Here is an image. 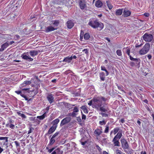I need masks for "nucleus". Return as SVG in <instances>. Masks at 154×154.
<instances>
[{"label":"nucleus","mask_w":154,"mask_h":154,"mask_svg":"<svg viewBox=\"0 0 154 154\" xmlns=\"http://www.w3.org/2000/svg\"><path fill=\"white\" fill-rule=\"evenodd\" d=\"M24 82L25 83L26 85H29L31 83V82L30 81H25Z\"/></svg>","instance_id":"obj_43"},{"label":"nucleus","mask_w":154,"mask_h":154,"mask_svg":"<svg viewBox=\"0 0 154 154\" xmlns=\"http://www.w3.org/2000/svg\"><path fill=\"white\" fill-rule=\"evenodd\" d=\"M100 114L103 117H108V115L105 113H100Z\"/></svg>","instance_id":"obj_41"},{"label":"nucleus","mask_w":154,"mask_h":154,"mask_svg":"<svg viewBox=\"0 0 154 154\" xmlns=\"http://www.w3.org/2000/svg\"><path fill=\"white\" fill-rule=\"evenodd\" d=\"M86 116L85 115L82 114V119H86Z\"/></svg>","instance_id":"obj_62"},{"label":"nucleus","mask_w":154,"mask_h":154,"mask_svg":"<svg viewBox=\"0 0 154 154\" xmlns=\"http://www.w3.org/2000/svg\"><path fill=\"white\" fill-rule=\"evenodd\" d=\"M82 52H83L84 53L86 54L87 55H88V50L86 48L83 50Z\"/></svg>","instance_id":"obj_39"},{"label":"nucleus","mask_w":154,"mask_h":154,"mask_svg":"<svg viewBox=\"0 0 154 154\" xmlns=\"http://www.w3.org/2000/svg\"><path fill=\"white\" fill-rule=\"evenodd\" d=\"M100 77L101 80L104 81L105 79V75L103 72H101L100 73Z\"/></svg>","instance_id":"obj_25"},{"label":"nucleus","mask_w":154,"mask_h":154,"mask_svg":"<svg viewBox=\"0 0 154 154\" xmlns=\"http://www.w3.org/2000/svg\"><path fill=\"white\" fill-rule=\"evenodd\" d=\"M0 140H7L6 137H0Z\"/></svg>","instance_id":"obj_56"},{"label":"nucleus","mask_w":154,"mask_h":154,"mask_svg":"<svg viewBox=\"0 0 154 154\" xmlns=\"http://www.w3.org/2000/svg\"><path fill=\"white\" fill-rule=\"evenodd\" d=\"M142 44H140V45H138L137 44L136 45H135V47L136 48H138V47H141V46H142Z\"/></svg>","instance_id":"obj_60"},{"label":"nucleus","mask_w":154,"mask_h":154,"mask_svg":"<svg viewBox=\"0 0 154 154\" xmlns=\"http://www.w3.org/2000/svg\"><path fill=\"white\" fill-rule=\"evenodd\" d=\"M73 112H79V109L76 107H75L73 109Z\"/></svg>","instance_id":"obj_48"},{"label":"nucleus","mask_w":154,"mask_h":154,"mask_svg":"<svg viewBox=\"0 0 154 154\" xmlns=\"http://www.w3.org/2000/svg\"><path fill=\"white\" fill-rule=\"evenodd\" d=\"M103 5L102 2L100 0H97V8L101 7Z\"/></svg>","instance_id":"obj_28"},{"label":"nucleus","mask_w":154,"mask_h":154,"mask_svg":"<svg viewBox=\"0 0 154 154\" xmlns=\"http://www.w3.org/2000/svg\"><path fill=\"white\" fill-rule=\"evenodd\" d=\"M33 129V128L32 129L31 128H29V131H28V134H30L32 132Z\"/></svg>","instance_id":"obj_51"},{"label":"nucleus","mask_w":154,"mask_h":154,"mask_svg":"<svg viewBox=\"0 0 154 154\" xmlns=\"http://www.w3.org/2000/svg\"><path fill=\"white\" fill-rule=\"evenodd\" d=\"M89 25L94 28H96V20L91 19L88 23Z\"/></svg>","instance_id":"obj_8"},{"label":"nucleus","mask_w":154,"mask_h":154,"mask_svg":"<svg viewBox=\"0 0 154 154\" xmlns=\"http://www.w3.org/2000/svg\"><path fill=\"white\" fill-rule=\"evenodd\" d=\"M130 65L131 66H134L135 65V63H134L133 62H131L130 63Z\"/></svg>","instance_id":"obj_53"},{"label":"nucleus","mask_w":154,"mask_h":154,"mask_svg":"<svg viewBox=\"0 0 154 154\" xmlns=\"http://www.w3.org/2000/svg\"><path fill=\"white\" fill-rule=\"evenodd\" d=\"M90 37V35L88 33H86L84 35V38L85 40H88Z\"/></svg>","instance_id":"obj_30"},{"label":"nucleus","mask_w":154,"mask_h":154,"mask_svg":"<svg viewBox=\"0 0 154 154\" xmlns=\"http://www.w3.org/2000/svg\"><path fill=\"white\" fill-rule=\"evenodd\" d=\"M123 9H117L116 11L115 14L117 16H120L121 15L123 12Z\"/></svg>","instance_id":"obj_22"},{"label":"nucleus","mask_w":154,"mask_h":154,"mask_svg":"<svg viewBox=\"0 0 154 154\" xmlns=\"http://www.w3.org/2000/svg\"><path fill=\"white\" fill-rule=\"evenodd\" d=\"M144 15L146 17H148L149 16V14L147 13H145L144 14Z\"/></svg>","instance_id":"obj_61"},{"label":"nucleus","mask_w":154,"mask_h":154,"mask_svg":"<svg viewBox=\"0 0 154 154\" xmlns=\"http://www.w3.org/2000/svg\"><path fill=\"white\" fill-rule=\"evenodd\" d=\"M79 4L80 9H84L87 7L85 0H79Z\"/></svg>","instance_id":"obj_9"},{"label":"nucleus","mask_w":154,"mask_h":154,"mask_svg":"<svg viewBox=\"0 0 154 154\" xmlns=\"http://www.w3.org/2000/svg\"><path fill=\"white\" fill-rule=\"evenodd\" d=\"M9 46V44L7 42L3 44L1 46V48H0V51H2L5 49Z\"/></svg>","instance_id":"obj_20"},{"label":"nucleus","mask_w":154,"mask_h":154,"mask_svg":"<svg viewBox=\"0 0 154 154\" xmlns=\"http://www.w3.org/2000/svg\"><path fill=\"white\" fill-rule=\"evenodd\" d=\"M46 149L47 150H48V152H49V153H51L53 151V150H51V149H49V148H48V147H46Z\"/></svg>","instance_id":"obj_50"},{"label":"nucleus","mask_w":154,"mask_h":154,"mask_svg":"<svg viewBox=\"0 0 154 154\" xmlns=\"http://www.w3.org/2000/svg\"><path fill=\"white\" fill-rule=\"evenodd\" d=\"M86 106H81V109H84V112L86 113H88V110L86 109Z\"/></svg>","instance_id":"obj_38"},{"label":"nucleus","mask_w":154,"mask_h":154,"mask_svg":"<svg viewBox=\"0 0 154 154\" xmlns=\"http://www.w3.org/2000/svg\"><path fill=\"white\" fill-rule=\"evenodd\" d=\"M75 112H72V116L73 117H75L77 115V114L75 113Z\"/></svg>","instance_id":"obj_52"},{"label":"nucleus","mask_w":154,"mask_h":154,"mask_svg":"<svg viewBox=\"0 0 154 154\" xmlns=\"http://www.w3.org/2000/svg\"><path fill=\"white\" fill-rule=\"evenodd\" d=\"M40 52V51H37L35 50L30 51L29 52V54L32 57L37 55L38 54V53Z\"/></svg>","instance_id":"obj_13"},{"label":"nucleus","mask_w":154,"mask_h":154,"mask_svg":"<svg viewBox=\"0 0 154 154\" xmlns=\"http://www.w3.org/2000/svg\"><path fill=\"white\" fill-rule=\"evenodd\" d=\"M97 149H98L100 154H102V149L100 147V146L97 145Z\"/></svg>","instance_id":"obj_45"},{"label":"nucleus","mask_w":154,"mask_h":154,"mask_svg":"<svg viewBox=\"0 0 154 154\" xmlns=\"http://www.w3.org/2000/svg\"><path fill=\"white\" fill-rule=\"evenodd\" d=\"M56 29L52 26H48L46 28L45 32H48L51 31H53Z\"/></svg>","instance_id":"obj_18"},{"label":"nucleus","mask_w":154,"mask_h":154,"mask_svg":"<svg viewBox=\"0 0 154 154\" xmlns=\"http://www.w3.org/2000/svg\"><path fill=\"white\" fill-rule=\"evenodd\" d=\"M71 120V118L70 117H65L61 121L60 124V126H62L63 125L68 124L69 123Z\"/></svg>","instance_id":"obj_7"},{"label":"nucleus","mask_w":154,"mask_h":154,"mask_svg":"<svg viewBox=\"0 0 154 154\" xmlns=\"http://www.w3.org/2000/svg\"><path fill=\"white\" fill-rule=\"evenodd\" d=\"M125 122V121L124 120V119H120V120L119 121L120 122H121L122 123H123Z\"/></svg>","instance_id":"obj_59"},{"label":"nucleus","mask_w":154,"mask_h":154,"mask_svg":"<svg viewBox=\"0 0 154 154\" xmlns=\"http://www.w3.org/2000/svg\"><path fill=\"white\" fill-rule=\"evenodd\" d=\"M72 59V56L70 57H69V56H68L65 58L63 59V61L65 62H67L68 63H70L71 62Z\"/></svg>","instance_id":"obj_19"},{"label":"nucleus","mask_w":154,"mask_h":154,"mask_svg":"<svg viewBox=\"0 0 154 154\" xmlns=\"http://www.w3.org/2000/svg\"><path fill=\"white\" fill-rule=\"evenodd\" d=\"M123 50L129 56L131 60L134 61L136 62V64H138L140 63V59L134 58H133L130 55V49L129 48H124Z\"/></svg>","instance_id":"obj_2"},{"label":"nucleus","mask_w":154,"mask_h":154,"mask_svg":"<svg viewBox=\"0 0 154 154\" xmlns=\"http://www.w3.org/2000/svg\"><path fill=\"white\" fill-rule=\"evenodd\" d=\"M47 98L50 104L54 102V95L52 94H48L47 97Z\"/></svg>","instance_id":"obj_11"},{"label":"nucleus","mask_w":154,"mask_h":154,"mask_svg":"<svg viewBox=\"0 0 154 154\" xmlns=\"http://www.w3.org/2000/svg\"><path fill=\"white\" fill-rule=\"evenodd\" d=\"M122 16L124 17H127L130 16L131 14V12L127 8L123 9Z\"/></svg>","instance_id":"obj_10"},{"label":"nucleus","mask_w":154,"mask_h":154,"mask_svg":"<svg viewBox=\"0 0 154 154\" xmlns=\"http://www.w3.org/2000/svg\"><path fill=\"white\" fill-rule=\"evenodd\" d=\"M57 127L54 126H52V127L50 128V129H49L48 132L47 134H51L54 132V131L56 130V128Z\"/></svg>","instance_id":"obj_17"},{"label":"nucleus","mask_w":154,"mask_h":154,"mask_svg":"<svg viewBox=\"0 0 154 154\" xmlns=\"http://www.w3.org/2000/svg\"><path fill=\"white\" fill-rule=\"evenodd\" d=\"M96 98L94 97L93 99L89 101L88 104L89 106L92 105L93 106H95V105L96 104Z\"/></svg>","instance_id":"obj_15"},{"label":"nucleus","mask_w":154,"mask_h":154,"mask_svg":"<svg viewBox=\"0 0 154 154\" xmlns=\"http://www.w3.org/2000/svg\"><path fill=\"white\" fill-rule=\"evenodd\" d=\"M56 152H57V154H62L63 151H61L60 148H58L55 150Z\"/></svg>","instance_id":"obj_34"},{"label":"nucleus","mask_w":154,"mask_h":154,"mask_svg":"<svg viewBox=\"0 0 154 154\" xmlns=\"http://www.w3.org/2000/svg\"><path fill=\"white\" fill-rule=\"evenodd\" d=\"M59 23V22L58 20H54L53 23V24L56 26H57Z\"/></svg>","instance_id":"obj_37"},{"label":"nucleus","mask_w":154,"mask_h":154,"mask_svg":"<svg viewBox=\"0 0 154 154\" xmlns=\"http://www.w3.org/2000/svg\"><path fill=\"white\" fill-rule=\"evenodd\" d=\"M106 99L103 97H97V106H104L103 104L104 103Z\"/></svg>","instance_id":"obj_5"},{"label":"nucleus","mask_w":154,"mask_h":154,"mask_svg":"<svg viewBox=\"0 0 154 154\" xmlns=\"http://www.w3.org/2000/svg\"><path fill=\"white\" fill-rule=\"evenodd\" d=\"M47 116V113L45 112L44 113L43 115L41 116H38L37 117V118L38 119H39L40 120H43L45 118V117Z\"/></svg>","instance_id":"obj_23"},{"label":"nucleus","mask_w":154,"mask_h":154,"mask_svg":"<svg viewBox=\"0 0 154 154\" xmlns=\"http://www.w3.org/2000/svg\"><path fill=\"white\" fill-rule=\"evenodd\" d=\"M18 3V5H19V6H20V5L22 4V2L21 1V0H19L17 2V3L16 4H17V3Z\"/></svg>","instance_id":"obj_58"},{"label":"nucleus","mask_w":154,"mask_h":154,"mask_svg":"<svg viewBox=\"0 0 154 154\" xmlns=\"http://www.w3.org/2000/svg\"><path fill=\"white\" fill-rule=\"evenodd\" d=\"M117 86L118 88V89L120 90H121V91H123L124 90H123V87L122 86H119L118 85H117Z\"/></svg>","instance_id":"obj_47"},{"label":"nucleus","mask_w":154,"mask_h":154,"mask_svg":"<svg viewBox=\"0 0 154 154\" xmlns=\"http://www.w3.org/2000/svg\"><path fill=\"white\" fill-rule=\"evenodd\" d=\"M109 126H106L105 130L104 132L106 133H107L109 132Z\"/></svg>","instance_id":"obj_46"},{"label":"nucleus","mask_w":154,"mask_h":154,"mask_svg":"<svg viewBox=\"0 0 154 154\" xmlns=\"http://www.w3.org/2000/svg\"><path fill=\"white\" fill-rule=\"evenodd\" d=\"M106 3L109 9L110 10L111 9L113 8V6L111 5L110 2L109 1H106Z\"/></svg>","instance_id":"obj_32"},{"label":"nucleus","mask_w":154,"mask_h":154,"mask_svg":"<svg viewBox=\"0 0 154 154\" xmlns=\"http://www.w3.org/2000/svg\"><path fill=\"white\" fill-rule=\"evenodd\" d=\"M104 27L103 24L100 22H97V29L100 31L103 29Z\"/></svg>","instance_id":"obj_12"},{"label":"nucleus","mask_w":154,"mask_h":154,"mask_svg":"<svg viewBox=\"0 0 154 154\" xmlns=\"http://www.w3.org/2000/svg\"><path fill=\"white\" fill-rule=\"evenodd\" d=\"M22 57L23 59L28 60L29 61H32L33 60V59L31 58L29 56L25 55L24 54L22 55Z\"/></svg>","instance_id":"obj_16"},{"label":"nucleus","mask_w":154,"mask_h":154,"mask_svg":"<svg viewBox=\"0 0 154 154\" xmlns=\"http://www.w3.org/2000/svg\"><path fill=\"white\" fill-rule=\"evenodd\" d=\"M20 116L22 118V119H25L26 118V116L24 114L21 115Z\"/></svg>","instance_id":"obj_54"},{"label":"nucleus","mask_w":154,"mask_h":154,"mask_svg":"<svg viewBox=\"0 0 154 154\" xmlns=\"http://www.w3.org/2000/svg\"><path fill=\"white\" fill-rule=\"evenodd\" d=\"M117 54L119 56H121L122 55V51L121 50L118 49L116 51Z\"/></svg>","instance_id":"obj_35"},{"label":"nucleus","mask_w":154,"mask_h":154,"mask_svg":"<svg viewBox=\"0 0 154 154\" xmlns=\"http://www.w3.org/2000/svg\"><path fill=\"white\" fill-rule=\"evenodd\" d=\"M122 147L124 149H128L129 148V146L127 141L125 139L121 140Z\"/></svg>","instance_id":"obj_6"},{"label":"nucleus","mask_w":154,"mask_h":154,"mask_svg":"<svg viewBox=\"0 0 154 154\" xmlns=\"http://www.w3.org/2000/svg\"><path fill=\"white\" fill-rule=\"evenodd\" d=\"M59 119L58 118L54 119L52 122V126H56L57 127V125L59 123Z\"/></svg>","instance_id":"obj_21"},{"label":"nucleus","mask_w":154,"mask_h":154,"mask_svg":"<svg viewBox=\"0 0 154 154\" xmlns=\"http://www.w3.org/2000/svg\"><path fill=\"white\" fill-rule=\"evenodd\" d=\"M147 57L149 59H150L152 58V56L151 54H148L147 55Z\"/></svg>","instance_id":"obj_64"},{"label":"nucleus","mask_w":154,"mask_h":154,"mask_svg":"<svg viewBox=\"0 0 154 154\" xmlns=\"http://www.w3.org/2000/svg\"><path fill=\"white\" fill-rule=\"evenodd\" d=\"M55 142V140L54 139V138H51L50 140V141H49V142L48 144V146H51L53 144H54Z\"/></svg>","instance_id":"obj_29"},{"label":"nucleus","mask_w":154,"mask_h":154,"mask_svg":"<svg viewBox=\"0 0 154 154\" xmlns=\"http://www.w3.org/2000/svg\"><path fill=\"white\" fill-rule=\"evenodd\" d=\"M14 143L16 146L17 147H18L20 145H19V142L18 141H15L14 142Z\"/></svg>","instance_id":"obj_49"},{"label":"nucleus","mask_w":154,"mask_h":154,"mask_svg":"<svg viewBox=\"0 0 154 154\" xmlns=\"http://www.w3.org/2000/svg\"><path fill=\"white\" fill-rule=\"evenodd\" d=\"M122 152L120 150L118 149L116 150V154H122Z\"/></svg>","instance_id":"obj_42"},{"label":"nucleus","mask_w":154,"mask_h":154,"mask_svg":"<svg viewBox=\"0 0 154 154\" xmlns=\"http://www.w3.org/2000/svg\"><path fill=\"white\" fill-rule=\"evenodd\" d=\"M26 85H25V83L24 82L23 83L21 84L20 86V88L23 91H26L29 89V88H23V87L26 86Z\"/></svg>","instance_id":"obj_26"},{"label":"nucleus","mask_w":154,"mask_h":154,"mask_svg":"<svg viewBox=\"0 0 154 154\" xmlns=\"http://www.w3.org/2000/svg\"><path fill=\"white\" fill-rule=\"evenodd\" d=\"M84 32L83 31H81L80 34V38H81V37H82V38L83 36Z\"/></svg>","instance_id":"obj_55"},{"label":"nucleus","mask_w":154,"mask_h":154,"mask_svg":"<svg viewBox=\"0 0 154 154\" xmlns=\"http://www.w3.org/2000/svg\"><path fill=\"white\" fill-rule=\"evenodd\" d=\"M119 127H116L114 129H113V130L111 131V134H112V133H113V134H114V135L116 134L117 133H118L119 131H119Z\"/></svg>","instance_id":"obj_24"},{"label":"nucleus","mask_w":154,"mask_h":154,"mask_svg":"<svg viewBox=\"0 0 154 154\" xmlns=\"http://www.w3.org/2000/svg\"><path fill=\"white\" fill-rule=\"evenodd\" d=\"M102 129H97V135H100L102 134Z\"/></svg>","instance_id":"obj_36"},{"label":"nucleus","mask_w":154,"mask_h":154,"mask_svg":"<svg viewBox=\"0 0 154 154\" xmlns=\"http://www.w3.org/2000/svg\"><path fill=\"white\" fill-rule=\"evenodd\" d=\"M101 69L103 71H105V70L106 69V67L104 66H101Z\"/></svg>","instance_id":"obj_57"},{"label":"nucleus","mask_w":154,"mask_h":154,"mask_svg":"<svg viewBox=\"0 0 154 154\" xmlns=\"http://www.w3.org/2000/svg\"><path fill=\"white\" fill-rule=\"evenodd\" d=\"M104 106L100 107V111L106 113L107 112V109L104 108Z\"/></svg>","instance_id":"obj_33"},{"label":"nucleus","mask_w":154,"mask_h":154,"mask_svg":"<svg viewBox=\"0 0 154 154\" xmlns=\"http://www.w3.org/2000/svg\"><path fill=\"white\" fill-rule=\"evenodd\" d=\"M143 38L146 42H150L153 39V36L152 34L146 33L143 35Z\"/></svg>","instance_id":"obj_4"},{"label":"nucleus","mask_w":154,"mask_h":154,"mask_svg":"<svg viewBox=\"0 0 154 154\" xmlns=\"http://www.w3.org/2000/svg\"><path fill=\"white\" fill-rule=\"evenodd\" d=\"M99 124H100V125H105L106 124V122L104 120L100 121L99 122Z\"/></svg>","instance_id":"obj_44"},{"label":"nucleus","mask_w":154,"mask_h":154,"mask_svg":"<svg viewBox=\"0 0 154 154\" xmlns=\"http://www.w3.org/2000/svg\"><path fill=\"white\" fill-rule=\"evenodd\" d=\"M15 92L17 94H20L21 96L24 98H26V96L24 94H23L21 91H15Z\"/></svg>","instance_id":"obj_27"},{"label":"nucleus","mask_w":154,"mask_h":154,"mask_svg":"<svg viewBox=\"0 0 154 154\" xmlns=\"http://www.w3.org/2000/svg\"><path fill=\"white\" fill-rule=\"evenodd\" d=\"M59 134V132H57L53 134L52 137V138H55Z\"/></svg>","instance_id":"obj_40"},{"label":"nucleus","mask_w":154,"mask_h":154,"mask_svg":"<svg viewBox=\"0 0 154 154\" xmlns=\"http://www.w3.org/2000/svg\"><path fill=\"white\" fill-rule=\"evenodd\" d=\"M67 27L69 29L72 28L74 26V23L71 20H69L67 22Z\"/></svg>","instance_id":"obj_14"},{"label":"nucleus","mask_w":154,"mask_h":154,"mask_svg":"<svg viewBox=\"0 0 154 154\" xmlns=\"http://www.w3.org/2000/svg\"><path fill=\"white\" fill-rule=\"evenodd\" d=\"M122 136V131H120L115 135L112 140V142L115 146H120V142L119 141Z\"/></svg>","instance_id":"obj_1"},{"label":"nucleus","mask_w":154,"mask_h":154,"mask_svg":"<svg viewBox=\"0 0 154 154\" xmlns=\"http://www.w3.org/2000/svg\"><path fill=\"white\" fill-rule=\"evenodd\" d=\"M6 126L10 128L11 129H14L15 128V125L13 124H7Z\"/></svg>","instance_id":"obj_31"},{"label":"nucleus","mask_w":154,"mask_h":154,"mask_svg":"<svg viewBox=\"0 0 154 154\" xmlns=\"http://www.w3.org/2000/svg\"><path fill=\"white\" fill-rule=\"evenodd\" d=\"M8 124H14V121H13L11 119H10L9 121V122H8Z\"/></svg>","instance_id":"obj_63"},{"label":"nucleus","mask_w":154,"mask_h":154,"mask_svg":"<svg viewBox=\"0 0 154 154\" xmlns=\"http://www.w3.org/2000/svg\"><path fill=\"white\" fill-rule=\"evenodd\" d=\"M150 47V44L149 43H146L143 48L139 51V54L140 55L145 54L149 51Z\"/></svg>","instance_id":"obj_3"}]
</instances>
